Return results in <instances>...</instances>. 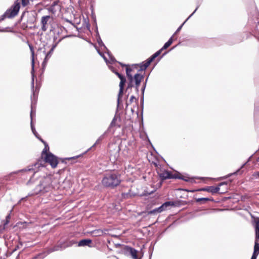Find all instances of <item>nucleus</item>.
Returning <instances> with one entry per match:
<instances>
[{"mask_svg":"<svg viewBox=\"0 0 259 259\" xmlns=\"http://www.w3.org/2000/svg\"><path fill=\"white\" fill-rule=\"evenodd\" d=\"M20 8L19 3L15 2L13 5L6 11L4 14V16L8 18H14L18 14Z\"/></svg>","mask_w":259,"mask_h":259,"instance_id":"nucleus-4","label":"nucleus"},{"mask_svg":"<svg viewBox=\"0 0 259 259\" xmlns=\"http://www.w3.org/2000/svg\"><path fill=\"white\" fill-rule=\"evenodd\" d=\"M40 256V254H38L37 255L33 257L32 259H37L38 257Z\"/></svg>","mask_w":259,"mask_h":259,"instance_id":"nucleus-36","label":"nucleus"},{"mask_svg":"<svg viewBox=\"0 0 259 259\" xmlns=\"http://www.w3.org/2000/svg\"><path fill=\"white\" fill-rule=\"evenodd\" d=\"M10 214H9L7 217H6V222L4 224V229H5V227L6 225H7L9 223V221H10Z\"/></svg>","mask_w":259,"mask_h":259,"instance_id":"nucleus-25","label":"nucleus"},{"mask_svg":"<svg viewBox=\"0 0 259 259\" xmlns=\"http://www.w3.org/2000/svg\"><path fill=\"white\" fill-rule=\"evenodd\" d=\"M55 47H56V45L53 46L52 47V48H51V49L50 50V51L47 54H46L45 58V59L44 60V62L42 63V65L44 66H45L47 64L48 60L49 59V58L52 56V53H53V52L54 51V50L55 48Z\"/></svg>","mask_w":259,"mask_h":259,"instance_id":"nucleus-16","label":"nucleus"},{"mask_svg":"<svg viewBox=\"0 0 259 259\" xmlns=\"http://www.w3.org/2000/svg\"><path fill=\"white\" fill-rule=\"evenodd\" d=\"M113 71L115 73V74H116L118 76V77L120 79V82L119 83V91L118 99H117V103H118V104H119V102H120V99L122 96V95H123V88H124V84L126 82V79L123 75H122L118 72H117L116 71Z\"/></svg>","mask_w":259,"mask_h":259,"instance_id":"nucleus-5","label":"nucleus"},{"mask_svg":"<svg viewBox=\"0 0 259 259\" xmlns=\"http://www.w3.org/2000/svg\"><path fill=\"white\" fill-rule=\"evenodd\" d=\"M147 79H148V78H147V79H146V82H145V84H144V87H143V89H142V91H143V92H144V90H145V89L146 84V82H147Z\"/></svg>","mask_w":259,"mask_h":259,"instance_id":"nucleus-33","label":"nucleus"},{"mask_svg":"<svg viewBox=\"0 0 259 259\" xmlns=\"http://www.w3.org/2000/svg\"><path fill=\"white\" fill-rule=\"evenodd\" d=\"M52 178L51 176H47L40 179L39 184L35 189V193H45L49 191L52 188Z\"/></svg>","mask_w":259,"mask_h":259,"instance_id":"nucleus-2","label":"nucleus"},{"mask_svg":"<svg viewBox=\"0 0 259 259\" xmlns=\"http://www.w3.org/2000/svg\"><path fill=\"white\" fill-rule=\"evenodd\" d=\"M143 78H144L143 75H140V74H138V73H137L134 75L133 79H134V80L135 81V84H136L137 90L138 89V88L140 84L141 81Z\"/></svg>","mask_w":259,"mask_h":259,"instance_id":"nucleus-14","label":"nucleus"},{"mask_svg":"<svg viewBox=\"0 0 259 259\" xmlns=\"http://www.w3.org/2000/svg\"><path fill=\"white\" fill-rule=\"evenodd\" d=\"M103 138V136H101L96 142L94 145H93L92 147H94L96 144H98L100 141H101Z\"/></svg>","mask_w":259,"mask_h":259,"instance_id":"nucleus-28","label":"nucleus"},{"mask_svg":"<svg viewBox=\"0 0 259 259\" xmlns=\"http://www.w3.org/2000/svg\"><path fill=\"white\" fill-rule=\"evenodd\" d=\"M132 71V69L131 68L126 67V75L128 77V79L130 80L131 82H132L133 80V77L132 76V75L131 73Z\"/></svg>","mask_w":259,"mask_h":259,"instance_id":"nucleus-22","label":"nucleus"},{"mask_svg":"<svg viewBox=\"0 0 259 259\" xmlns=\"http://www.w3.org/2000/svg\"><path fill=\"white\" fill-rule=\"evenodd\" d=\"M59 250V246H56L54 248H52L51 249H50L49 251H48V253H50L52 252H53L54 251H56V250Z\"/></svg>","mask_w":259,"mask_h":259,"instance_id":"nucleus-27","label":"nucleus"},{"mask_svg":"<svg viewBox=\"0 0 259 259\" xmlns=\"http://www.w3.org/2000/svg\"><path fill=\"white\" fill-rule=\"evenodd\" d=\"M159 177L162 179V180H165L167 179H171L174 178L172 174L167 170H163L161 171L159 174Z\"/></svg>","mask_w":259,"mask_h":259,"instance_id":"nucleus-11","label":"nucleus"},{"mask_svg":"<svg viewBox=\"0 0 259 259\" xmlns=\"http://www.w3.org/2000/svg\"><path fill=\"white\" fill-rule=\"evenodd\" d=\"M41 165V164L38 162L36 163L34 165L31 166L30 168H28L27 169H23L22 171H27L29 172H33L34 174L36 173V169L39 168Z\"/></svg>","mask_w":259,"mask_h":259,"instance_id":"nucleus-15","label":"nucleus"},{"mask_svg":"<svg viewBox=\"0 0 259 259\" xmlns=\"http://www.w3.org/2000/svg\"><path fill=\"white\" fill-rule=\"evenodd\" d=\"M31 52V64H32V71H31V74H32V82L31 85L32 88H33L34 87V74H33V71H34V52L33 50V48L32 46H29Z\"/></svg>","mask_w":259,"mask_h":259,"instance_id":"nucleus-10","label":"nucleus"},{"mask_svg":"<svg viewBox=\"0 0 259 259\" xmlns=\"http://www.w3.org/2000/svg\"><path fill=\"white\" fill-rule=\"evenodd\" d=\"M50 19V16H43L41 18V30L43 31H46L47 29V24L49 19Z\"/></svg>","mask_w":259,"mask_h":259,"instance_id":"nucleus-13","label":"nucleus"},{"mask_svg":"<svg viewBox=\"0 0 259 259\" xmlns=\"http://www.w3.org/2000/svg\"><path fill=\"white\" fill-rule=\"evenodd\" d=\"M135 99V98L134 96H132L130 99V103H132L133 102V100Z\"/></svg>","mask_w":259,"mask_h":259,"instance_id":"nucleus-31","label":"nucleus"},{"mask_svg":"<svg viewBox=\"0 0 259 259\" xmlns=\"http://www.w3.org/2000/svg\"><path fill=\"white\" fill-rule=\"evenodd\" d=\"M33 100H35V94L34 93H33Z\"/></svg>","mask_w":259,"mask_h":259,"instance_id":"nucleus-38","label":"nucleus"},{"mask_svg":"<svg viewBox=\"0 0 259 259\" xmlns=\"http://www.w3.org/2000/svg\"><path fill=\"white\" fill-rule=\"evenodd\" d=\"M91 242H92V240L91 239H82L78 242V246H91L90 244L91 243Z\"/></svg>","mask_w":259,"mask_h":259,"instance_id":"nucleus-18","label":"nucleus"},{"mask_svg":"<svg viewBox=\"0 0 259 259\" xmlns=\"http://www.w3.org/2000/svg\"><path fill=\"white\" fill-rule=\"evenodd\" d=\"M255 225V238L257 239H259V218H257L254 220Z\"/></svg>","mask_w":259,"mask_h":259,"instance_id":"nucleus-19","label":"nucleus"},{"mask_svg":"<svg viewBox=\"0 0 259 259\" xmlns=\"http://www.w3.org/2000/svg\"><path fill=\"white\" fill-rule=\"evenodd\" d=\"M98 42L100 47H103L104 48H106L103 41H102L101 38H99L97 39Z\"/></svg>","mask_w":259,"mask_h":259,"instance_id":"nucleus-26","label":"nucleus"},{"mask_svg":"<svg viewBox=\"0 0 259 259\" xmlns=\"http://www.w3.org/2000/svg\"><path fill=\"white\" fill-rule=\"evenodd\" d=\"M259 254V239L255 237L253 252L251 259H256Z\"/></svg>","mask_w":259,"mask_h":259,"instance_id":"nucleus-9","label":"nucleus"},{"mask_svg":"<svg viewBox=\"0 0 259 259\" xmlns=\"http://www.w3.org/2000/svg\"><path fill=\"white\" fill-rule=\"evenodd\" d=\"M174 202L171 201H167L164 203L162 205H161L160 207L155 208L151 211L148 212L149 214H156L157 213L161 212L165 210H166L168 207L170 206L174 205Z\"/></svg>","mask_w":259,"mask_h":259,"instance_id":"nucleus-6","label":"nucleus"},{"mask_svg":"<svg viewBox=\"0 0 259 259\" xmlns=\"http://www.w3.org/2000/svg\"><path fill=\"white\" fill-rule=\"evenodd\" d=\"M92 148V147L91 148H90V149H88V150H90V149H91Z\"/></svg>","mask_w":259,"mask_h":259,"instance_id":"nucleus-43","label":"nucleus"},{"mask_svg":"<svg viewBox=\"0 0 259 259\" xmlns=\"http://www.w3.org/2000/svg\"><path fill=\"white\" fill-rule=\"evenodd\" d=\"M40 140L45 144V146L44 149H43V150L42 151V156L44 157L47 154H49V153H47V151L49 150V146L47 144V143L45 141H44L41 139Z\"/></svg>","mask_w":259,"mask_h":259,"instance_id":"nucleus-21","label":"nucleus"},{"mask_svg":"<svg viewBox=\"0 0 259 259\" xmlns=\"http://www.w3.org/2000/svg\"><path fill=\"white\" fill-rule=\"evenodd\" d=\"M196 200L197 202H200L202 201H209V200L213 201V200L212 199H210L208 198H199L196 199Z\"/></svg>","mask_w":259,"mask_h":259,"instance_id":"nucleus-24","label":"nucleus"},{"mask_svg":"<svg viewBox=\"0 0 259 259\" xmlns=\"http://www.w3.org/2000/svg\"><path fill=\"white\" fill-rule=\"evenodd\" d=\"M92 148V147L91 148H90V149H88V150H90V149H91Z\"/></svg>","mask_w":259,"mask_h":259,"instance_id":"nucleus-42","label":"nucleus"},{"mask_svg":"<svg viewBox=\"0 0 259 259\" xmlns=\"http://www.w3.org/2000/svg\"><path fill=\"white\" fill-rule=\"evenodd\" d=\"M115 118H114L113 120L112 121L111 123V126H113L114 124V122H115Z\"/></svg>","mask_w":259,"mask_h":259,"instance_id":"nucleus-35","label":"nucleus"},{"mask_svg":"<svg viewBox=\"0 0 259 259\" xmlns=\"http://www.w3.org/2000/svg\"><path fill=\"white\" fill-rule=\"evenodd\" d=\"M236 173V172H234V173L231 174H230V175H229V176H232V175H235Z\"/></svg>","mask_w":259,"mask_h":259,"instance_id":"nucleus-37","label":"nucleus"},{"mask_svg":"<svg viewBox=\"0 0 259 259\" xmlns=\"http://www.w3.org/2000/svg\"><path fill=\"white\" fill-rule=\"evenodd\" d=\"M99 54L103 57V58H104V59L105 60V61L107 63V60L106 59V58L103 55H102V54L100 52H99Z\"/></svg>","mask_w":259,"mask_h":259,"instance_id":"nucleus-32","label":"nucleus"},{"mask_svg":"<svg viewBox=\"0 0 259 259\" xmlns=\"http://www.w3.org/2000/svg\"><path fill=\"white\" fill-rule=\"evenodd\" d=\"M256 175L259 177V172H257Z\"/></svg>","mask_w":259,"mask_h":259,"instance_id":"nucleus-39","label":"nucleus"},{"mask_svg":"<svg viewBox=\"0 0 259 259\" xmlns=\"http://www.w3.org/2000/svg\"><path fill=\"white\" fill-rule=\"evenodd\" d=\"M22 4L23 6H26L29 3V0H21Z\"/></svg>","mask_w":259,"mask_h":259,"instance_id":"nucleus-29","label":"nucleus"},{"mask_svg":"<svg viewBox=\"0 0 259 259\" xmlns=\"http://www.w3.org/2000/svg\"><path fill=\"white\" fill-rule=\"evenodd\" d=\"M44 158L46 162L50 163L53 168H55L57 166L58 163L57 158L52 153L49 152V154H47L46 155L44 156Z\"/></svg>","mask_w":259,"mask_h":259,"instance_id":"nucleus-7","label":"nucleus"},{"mask_svg":"<svg viewBox=\"0 0 259 259\" xmlns=\"http://www.w3.org/2000/svg\"><path fill=\"white\" fill-rule=\"evenodd\" d=\"M172 43V37H171L160 50L156 52L153 55H152L149 59L146 60V62H143L141 64L140 70H145L149 66L150 63L153 61V60L160 55L161 51L163 50L167 49L171 45Z\"/></svg>","mask_w":259,"mask_h":259,"instance_id":"nucleus-3","label":"nucleus"},{"mask_svg":"<svg viewBox=\"0 0 259 259\" xmlns=\"http://www.w3.org/2000/svg\"><path fill=\"white\" fill-rule=\"evenodd\" d=\"M115 147L114 152L110 154V160L113 161L116 160L119 157V147L116 145H113Z\"/></svg>","mask_w":259,"mask_h":259,"instance_id":"nucleus-12","label":"nucleus"},{"mask_svg":"<svg viewBox=\"0 0 259 259\" xmlns=\"http://www.w3.org/2000/svg\"><path fill=\"white\" fill-rule=\"evenodd\" d=\"M121 182L120 175L115 171H111L105 175L102 183L105 187L114 188Z\"/></svg>","mask_w":259,"mask_h":259,"instance_id":"nucleus-1","label":"nucleus"},{"mask_svg":"<svg viewBox=\"0 0 259 259\" xmlns=\"http://www.w3.org/2000/svg\"><path fill=\"white\" fill-rule=\"evenodd\" d=\"M138 259H140V258H138Z\"/></svg>","mask_w":259,"mask_h":259,"instance_id":"nucleus-44","label":"nucleus"},{"mask_svg":"<svg viewBox=\"0 0 259 259\" xmlns=\"http://www.w3.org/2000/svg\"><path fill=\"white\" fill-rule=\"evenodd\" d=\"M33 101H32V103H31V112H30V118H31V130L33 132V133L36 136V132L34 128V126L32 124V118H33V115H35V112H34L33 111Z\"/></svg>","mask_w":259,"mask_h":259,"instance_id":"nucleus-17","label":"nucleus"},{"mask_svg":"<svg viewBox=\"0 0 259 259\" xmlns=\"http://www.w3.org/2000/svg\"><path fill=\"white\" fill-rule=\"evenodd\" d=\"M130 252L131 255H132L133 259H138L139 258L137 255V251L133 248H130Z\"/></svg>","mask_w":259,"mask_h":259,"instance_id":"nucleus-20","label":"nucleus"},{"mask_svg":"<svg viewBox=\"0 0 259 259\" xmlns=\"http://www.w3.org/2000/svg\"><path fill=\"white\" fill-rule=\"evenodd\" d=\"M226 184L225 182L221 183L219 184L218 187H213V186H208L205 188L200 189V191H207L208 192H210L212 194H214L219 191L220 190V187L223 185Z\"/></svg>","mask_w":259,"mask_h":259,"instance_id":"nucleus-8","label":"nucleus"},{"mask_svg":"<svg viewBox=\"0 0 259 259\" xmlns=\"http://www.w3.org/2000/svg\"><path fill=\"white\" fill-rule=\"evenodd\" d=\"M256 161H259V157L257 158V159H256Z\"/></svg>","mask_w":259,"mask_h":259,"instance_id":"nucleus-41","label":"nucleus"},{"mask_svg":"<svg viewBox=\"0 0 259 259\" xmlns=\"http://www.w3.org/2000/svg\"><path fill=\"white\" fill-rule=\"evenodd\" d=\"M32 181V178H31L29 180V181L28 182V183H30Z\"/></svg>","mask_w":259,"mask_h":259,"instance_id":"nucleus-40","label":"nucleus"},{"mask_svg":"<svg viewBox=\"0 0 259 259\" xmlns=\"http://www.w3.org/2000/svg\"><path fill=\"white\" fill-rule=\"evenodd\" d=\"M22 224L23 225L24 227H26L28 225V223H27V222H24L22 223Z\"/></svg>","mask_w":259,"mask_h":259,"instance_id":"nucleus-34","label":"nucleus"},{"mask_svg":"<svg viewBox=\"0 0 259 259\" xmlns=\"http://www.w3.org/2000/svg\"><path fill=\"white\" fill-rule=\"evenodd\" d=\"M198 8V6L196 8V9L195 10L193 13L191 15L189 16V17L186 19V20L180 26H179V27L177 29L174 34H176L177 33L180 31L185 23L195 13Z\"/></svg>","mask_w":259,"mask_h":259,"instance_id":"nucleus-23","label":"nucleus"},{"mask_svg":"<svg viewBox=\"0 0 259 259\" xmlns=\"http://www.w3.org/2000/svg\"><path fill=\"white\" fill-rule=\"evenodd\" d=\"M122 196L124 198H128L131 197V195H130V193H123Z\"/></svg>","mask_w":259,"mask_h":259,"instance_id":"nucleus-30","label":"nucleus"}]
</instances>
